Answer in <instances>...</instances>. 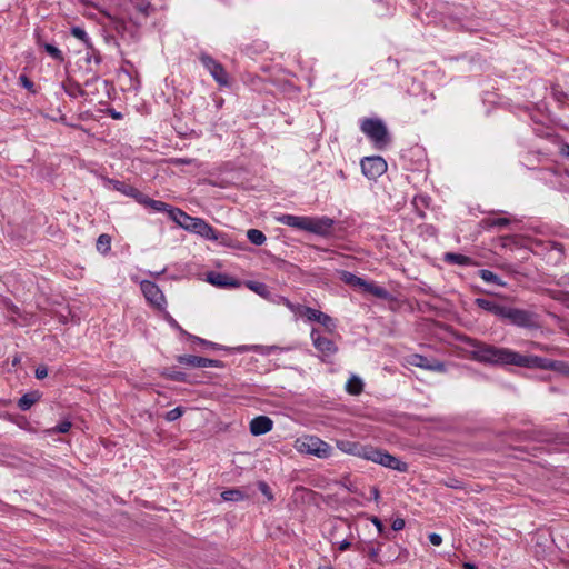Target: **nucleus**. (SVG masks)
<instances>
[{
	"instance_id": "obj_33",
	"label": "nucleus",
	"mask_w": 569,
	"mask_h": 569,
	"mask_svg": "<svg viewBox=\"0 0 569 569\" xmlns=\"http://www.w3.org/2000/svg\"><path fill=\"white\" fill-rule=\"evenodd\" d=\"M247 238L249 241L256 246H261L266 242L267 238L261 230L258 229H249L247 231Z\"/></svg>"
},
{
	"instance_id": "obj_32",
	"label": "nucleus",
	"mask_w": 569,
	"mask_h": 569,
	"mask_svg": "<svg viewBox=\"0 0 569 569\" xmlns=\"http://www.w3.org/2000/svg\"><path fill=\"white\" fill-rule=\"evenodd\" d=\"M188 339L193 341V342H197V343H199V345H201L203 347H208V348H211V349H214V350H228V348L222 346V345H219V343L206 340L203 338H200V337L191 335V333L188 335Z\"/></svg>"
},
{
	"instance_id": "obj_12",
	"label": "nucleus",
	"mask_w": 569,
	"mask_h": 569,
	"mask_svg": "<svg viewBox=\"0 0 569 569\" xmlns=\"http://www.w3.org/2000/svg\"><path fill=\"white\" fill-rule=\"evenodd\" d=\"M141 291L146 299L156 308L161 309L166 305V298L157 283L143 280L140 284Z\"/></svg>"
},
{
	"instance_id": "obj_13",
	"label": "nucleus",
	"mask_w": 569,
	"mask_h": 569,
	"mask_svg": "<svg viewBox=\"0 0 569 569\" xmlns=\"http://www.w3.org/2000/svg\"><path fill=\"white\" fill-rule=\"evenodd\" d=\"M177 361L180 365H186V366L196 367V368H206V367L223 368L224 367V363L221 360L204 358V357L194 356V355L178 356Z\"/></svg>"
},
{
	"instance_id": "obj_38",
	"label": "nucleus",
	"mask_w": 569,
	"mask_h": 569,
	"mask_svg": "<svg viewBox=\"0 0 569 569\" xmlns=\"http://www.w3.org/2000/svg\"><path fill=\"white\" fill-rule=\"evenodd\" d=\"M442 483L448 487V488H452V489H459V490H466L467 487L465 485V482L456 479V478H448L447 480H443Z\"/></svg>"
},
{
	"instance_id": "obj_14",
	"label": "nucleus",
	"mask_w": 569,
	"mask_h": 569,
	"mask_svg": "<svg viewBox=\"0 0 569 569\" xmlns=\"http://www.w3.org/2000/svg\"><path fill=\"white\" fill-rule=\"evenodd\" d=\"M311 339L315 348L320 351L323 357H330L338 351V347L333 340L321 336L317 329H312Z\"/></svg>"
},
{
	"instance_id": "obj_53",
	"label": "nucleus",
	"mask_w": 569,
	"mask_h": 569,
	"mask_svg": "<svg viewBox=\"0 0 569 569\" xmlns=\"http://www.w3.org/2000/svg\"><path fill=\"white\" fill-rule=\"evenodd\" d=\"M342 486L350 492H357V488L348 479L342 482Z\"/></svg>"
},
{
	"instance_id": "obj_44",
	"label": "nucleus",
	"mask_w": 569,
	"mask_h": 569,
	"mask_svg": "<svg viewBox=\"0 0 569 569\" xmlns=\"http://www.w3.org/2000/svg\"><path fill=\"white\" fill-rule=\"evenodd\" d=\"M34 376L37 379H43L48 376V368L44 365H40L36 368Z\"/></svg>"
},
{
	"instance_id": "obj_52",
	"label": "nucleus",
	"mask_w": 569,
	"mask_h": 569,
	"mask_svg": "<svg viewBox=\"0 0 569 569\" xmlns=\"http://www.w3.org/2000/svg\"><path fill=\"white\" fill-rule=\"evenodd\" d=\"M350 547H351V542L349 540L345 539L341 542H339L338 549L340 551H345V550L349 549Z\"/></svg>"
},
{
	"instance_id": "obj_54",
	"label": "nucleus",
	"mask_w": 569,
	"mask_h": 569,
	"mask_svg": "<svg viewBox=\"0 0 569 569\" xmlns=\"http://www.w3.org/2000/svg\"><path fill=\"white\" fill-rule=\"evenodd\" d=\"M371 497L375 501H378L380 498V491L377 487L371 488Z\"/></svg>"
},
{
	"instance_id": "obj_47",
	"label": "nucleus",
	"mask_w": 569,
	"mask_h": 569,
	"mask_svg": "<svg viewBox=\"0 0 569 569\" xmlns=\"http://www.w3.org/2000/svg\"><path fill=\"white\" fill-rule=\"evenodd\" d=\"M428 538L430 543L433 546H440L442 542V537L435 532L430 533Z\"/></svg>"
},
{
	"instance_id": "obj_24",
	"label": "nucleus",
	"mask_w": 569,
	"mask_h": 569,
	"mask_svg": "<svg viewBox=\"0 0 569 569\" xmlns=\"http://www.w3.org/2000/svg\"><path fill=\"white\" fill-rule=\"evenodd\" d=\"M280 348L277 346H261V345H253V346H239L234 348L237 352H246V351H256L260 355L268 356L274 350H279Z\"/></svg>"
},
{
	"instance_id": "obj_42",
	"label": "nucleus",
	"mask_w": 569,
	"mask_h": 569,
	"mask_svg": "<svg viewBox=\"0 0 569 569\" xmlns=\"http://www.w3.org/2000/svg\"><path fill=\"white\" fill-rule=\"evenodd\" d=\"M19 81L21 83V86L23 88H26L27 90L31 91V92H34V83L32 82L31 79H29L26 74H21L19 77Z\"/></svg>"
},
{
	"instance_id": "obj_25",
	"label": "nucleus",
	"mask_w": 569,
	"mask_h": 569,
	"mask_svg": "<svg viewBox=\"0 0 569 569\" xmlns=\"http://www.w3.org/2000/svg\"><path fill=\"white\" fill-rule=\"evenodd\" d=\"M161 377L177 382H191L188 379V375L182 371L174 370L173 368H164L161 371Z\"/></svg>"
},
{
	"instance_id": "obj_35",
	"label": "nucleus",
	"mask_w": 569,
	"mask_h": 569,
	"mask_svg": "<svg viewBox=\"0 0 569 569\" xmlns=\"http://www.w3.org/2000/svg\"><path fill=\"white\" fill-rule=\"evenodd\" d=\"M246 497L240 489H228L221 493V498L226 501H241Z\"/></svg>"
},
{
	"instance_id": "obj_1",
	"label": "nucleus",
	"mask_w": 569,
	"mask_h": 569,
	"mask_svg": "<svg viewBox=\"0 0 569 569\" xmlns=\"http://www.w3.org/2000/svg\"><path fill=\"white\" fill-rule=\"evenodd\" d=\"M461 342L470 347L469 356L472 360L493 367L516 366L528 369H558L561 362L535 355H521L506 347H498L479 339L462 336Z\"/></svg>"
},
{
	"instance_id": "obj_48",
	"label": "nucleus",
	"mask_w": 569,
	"mask_h": 569,
	"mask_svg": "<svg viewBox=\"0 0 569 569\" xmlns=\"http://www.w3.org/2000/svg\"><path fill=\"white\" fill-rule=\"evenodd\" d=\"M91 49H92V56L88 54L87 61L90 62L91 59H93L97 64H100L102 62L101 54L98 51H96L93 48H91Z\"/></svg>"
},
{
	"instance_id": "obj_20",
	"label": "nucleus",
	"mask_w": 569,
	"mask_h": 569,
	"mask_svg": "<svg viewBox=\"0 0 569 569\" xmlns=\"http://www.w3.org/2000/svg\"><path fill=\"white\" fill-rule=\"evenodd\" d=\"M310 217H300V216H293V214H282L277 218V220L286 224L288 227H292L299 230L307 231L308 229V221Z\"/></svg>"
},
{
	"instance_id": "obj_23",
	"label": "nucleus",
	"mask_w": 569,
	"mask_h": 569,
	"mask_svg": "<svg viewBox=\"0 0 569 569\" xmlns=\"http://www.w3.org/2000/svg\"><path fill=\"white\" fill-rule=\"evenodd\" d=\"M446 263L449 264H459V266H472L476 264L472 258L457 253V252H446L442 259Z\"/></svg>"
},
{
	"instance_id": "obj_39",
	"label": "nucleus",
	"mask_w": 569,
	"mask_h": 569,
	"mask_svg": "<svg viewBox=\"0 0 569 569\" xmlns=\"http://www.w3.org/2000/svg\"><path fill=\"white\" fill-rule=\"evenodd\" d=\"M72 423L69 421V420H64V421H61L60 423H58L56 427H53L50 432L51 433H67L70 428H71Z\"/></svg>"
},
{
	"instance_id": "obj_16",
	"label": "nucleus",
	"mask_w": 569,
	"mask_h": 569,
	"mask_svg": "<svg viewBox=\"0 0 569 569\" xmlns=\"http://www.w3.org/2000/svg\"><path fill=\"white\" fill-rule=\"evenodd\" d=\"M335 220L329 217L309 218L307 231L326 237L330 233Z\"/></svg>"
},
{
	"instance_id": "obj_56",
	"label": "nucleus",
	"mask_w": 569,
	"mask_h": 569,
	"mask_svg": "<svg viewBox=\"0 0 569 569\" xmlns=\"http://www.w3.org/2000/svg\"><path fill=\"white\" fill-rule=\"evenodd\" d=\"M114 28H116V30L118 32H122V31L126 30V22L122 21V20L121 21H117Z\"/></svg>"
},
{
	"instance_id": "obj_43",
	"label": "nucleus",
	"mask_w": 569,
	"mask_h": 569,
	"mask_svg": "<svg viewBox=\"0 0 569 569\" xmlns=\"http://www.w3.org/2000/svg\"><path fill=\"white\" fill-rule=\"evenodd\" d=\"M167 320L170 323V326L174 329H177L181 335L186 336L188 338L189 332H187L178 322L176 319H173L170 315L167 316Z\"/></svg>"
},
{
	"instance_id": "obj_22",
	"label": "nucleus",
	"mask_w": 569,
	"mask_h": 569,
	"mask_svg": "<svg viewBox=\"0 0 569 569\" xmlns=\"http://www.w3.org/2000/svg\"><path fill=\"white\" fill-rule=\"evenodd\" d=\"M42 397V393L39 390H33L24 393L18 400V407L22 411L29 410L34 403H37Z\"/></svg>"
},
{
	"instance_id": "obj_11",
	"label": "nucleus",
	"mask_w": 569,
	"mask_h": 569,
	"mask_svg": "<svg viewBox=\"0 0 569 569\" xmlns=\"http://www.w3.org/2000/svg\"><path fill=\"white\" fill-rule=\"evenodd\" d=\"M407 362L411 366L419 367L422 369H427L435 372H445L446 371V363L433 359L428 358L426 356L419 355V353H412L408 356Z\"/></svg>"
},
{
	"instance_id": "obj_45",
	"label": "nucleus",
	"mask_w": 569,
	"mask_h": 569,
	"mask_svg": "<svg viewBox=\"0 0 569 569\" xmlns=\"http://www.w3.org/2000/svg\"><path fill=\"white\" fill-rule=\"evenodd\" d=\"M405 519L402 518H396L393 519L392 523H391V528L393 531H400L405 528Z\"/></svg>"
},
{
	"instance_id": "obj_18",
	"label": "nucleus",
	"mask_w": 569,
	"mask_h": 569,
	"mask_svg": "<svg viewBox=\"0 0 569 569\" xmlns=\"http://www.w3.org/2000/svg\"><path fill=\"white\" fill-rule=\"evenodd\" d=\"M273 427V421L267 416H258L250 421V432L253 436H262Z\"/></svg>"
},
{
	"instance_id": "obj_15",
	"label": "nucleus",
	"mask_w": 569,
	"mask_h": 569,
	"mask_svg": "<svg viewBox=\"0 0 569 569\" xmlns=\"http://www.w3.org/2000/svg\"><path fill=\"white\" fill-rule=\"evenodd\" d=\"M337 448L341 450L342 452H346L348 455L357 456L367 459V456L369 455V449L371 446L361 445L357 441L351 440H337L336 441Z\"/></svg>"
},
{
	"instance_id": "obj_31",
	"label": "nucleus",
	"mask_w": 569,
	"mask_h": 569,
	"mask_svg": "<svg viewBox=\"0 0 569 569\" xmlns=\"http://www.w3.org/2000/svg\"><path fill=\"white\" fill-rule=\"evenodd\" d=\"M479 277L486 282L497 284L499 287H505L506 283L498 277L495 272L488 269H480L478 271Z\"/></svg>"
},
{
	"instance_id": "obj_19",
	"label": "nucleus",
	"mask_w": 569,
	"mask_h": 569,
	"mask_svg": "<svg viewBox=\"0 0 569 569\" xmlns=\"http://www.w3.org/2000/svg\"><path fill=\"white\" fill-rule=\"evenodd\" d=\"M302 315L306 316L308 320L319 322L328 329L335 327L332 318L320 310L305 306Z\"/></svg>"
},
{
	"instance_id": "obj_21",
	"label": "nucleus",
	"mask_w": 569,
	"mask_h": 569,
	"mask_svg": "<svg viewBox=\"0 0 569 569\" xmlns=\"http://www.w3.org/2000/svg\"><path fill=\"white\" fill-rule=\"evenodd\" d=\"M61 87L64 90V92L71 98H87L89 96V92L70 77H68L67 80L61 83Z\"/></svg>"
},
{
	"instance_id": "obj_29",
	"label": "nucleus",
	"mask_w": 569,
	"mask_h": 569,
	"mask_svg": "<svg viewBox=\"0 0 569 569\" xmlns=\"http://www.w3.org/2000/svg\"><path fill=\"white\" fill-rule=\"evenodd\" d=\"M247 287L262 298L269 299L271 296L269 287L263 282L248 281Z\"/></svg>"
},
{
	"instance_id": "obj_55",
	"label": "nucleus",
	"mask_w": 569,
	"mask_h": 569,
	"mask_svg": "<svg viewBox=\"0 0 569 569\" xmlns=\"http://www.w3.org/2000/svg\"><path fill=\"white\" fill-rule=\"evenodd\" d=\"M551 248L555 249V250H558L560 252H563L565 251V247L562 243L560 242H557V241H552L551 242Z\"/></svg>"
},
{
	"instance_id": "obj_46",
	"label": "nucleus",
	"mask_w": 569,
	"mask_h": 569,
	"mask_svg": "<svg viewBox=\"0 0 569 569\" xmlns=\"http://www.w3.org/2000/svg\"><path fill=\"white\" fill-rule=\"evenodd\" d=\"M137 10L139 12H141L143 16H149V12L151 10V4L150 3H144V2H141V3H138L136 6Z\"/></svg>"
},
{
	"instance_id": "obj_34",
	"label": "nucleus",
	"mask_w": 569,
	"mask_h": 569,
	"mask_svg": "<svg viewBox=\"0 0 569 569\" xmlns=\"http://www.w3.org/2000/svg\"><path fill=\"white\" fill-rule=\"evenodd\" d=\"M97 250L101 253H107L111 249V237L107 233H102L98 237L96 243Z\"/></svg>"
},
{
	"instance_id": "obj_17",
	"label": "nucleus",
	"mask_w": 569,
	"mask_h": 569,
	"mask_svg": "<svg viewBox=\"0 0 569 569\" xmlns=\"http://www.w3.org/2000/svg\"><path fill=\"white\" fill-rule=\"evenodd\" d=\"M207 280L218 288H238L240 286L239 280L231 278L226 273L214 271L207 274Z\"/></svg>"
},
{
	"instance_id": "obj_3",
	"label": "nucleus",
	"mask_w": 569,
	"mask_h": 569,
	"mask_svg": "<svg viewBox=\"0 0 569 569\" xmlns=\"http://www.w3.org/2000/svg\"><path fill=\"white\" fill-rule=\"evenodd\" d=\"M160 212L168 213L173 222L189 232H193L208 240H214L230 246L228 234L217 231L202 218L191 217L183 210L168 203H166V209H162Z\"/></svg>"
},
{
	"instance_id": "obj_28",
	"label": "nucleus",
	"mask_w": 569,
	"mask_h": 569,
	"mask_svg": "<svg viewBox=\"0 0 569 569\" xmlns=\"http://www.w3.org/2000/svg\"><path fill=\"white\" fill-rule=\"evenodd\" d=\"M37 43L39 47L43 48L44 51L56 61H58V62L64 61V56H63L62 51L60 49H58L56 46H53L51 43H42L40 39L37 41Z\"/></svg>"
},
{
	"instance_id": "obj_4",
	"label": "nucleus",
	"mask_w": 569,
	"mask_h": 569,
	"mask_svg": "<svg viewBox=\"0 0 569 569\" xmlns=\"http://www.w3.org/2000/svg\"><path fill=\"white\" fill-rule=\"evenodd\" d=\"M107 183L111 186L116 191H119L122 194L134 199L139 204L146 208H149L153 211H161L162 209H166V202L151 199L150 197L142 193L133 186L126 183L124 181L108 178Z\"/></svg>"
},
{
	"instance_id": "obj_6",
	"label": "nucleus",
	"mask_w": 569,
	"mask_h": 569,
	"mask_svg": "<svg viewBox=\"0 0 569 569\" xmlns=\"http://www.w3.org/2000/svg\"><path fill=\"white\" fill-rule=\"evenodd\" d=\"M338 273L339 279L350 287L359 288L363 292L371 293L372 296L383 300L391 299L390 292L386 288L377 286L375 282H368L365 279L347 270H340L338 271Z\"/></svg>"
},
{
	"instance_id": "obj_36",
	"label": "nucleus",
	"mask_w": 569,
	"mask_h": 569,
	"mask_svg": "<svg viewBox=\"0 0 569 569\" xmlns=\"http://www.w3.org/2000/svg\"><path fill=\"white\" fill-rule=\"evenodd\" d=\"M71 34L81 40L88 48H92V43L87 32L79 26H73L70 30Z\"/></svg>"
},
{
	"instance_id": "obj_10",
	"label": "nucleus",
	"mask_w": 569,
	"mask_h": 569,
	"mask_svg": "<svg viewBox=\"0 0 569 569\" xmlns=\"http://www.w3.org/2000/svg\"><path fill=\"white\" fill-rule=\"evenodd\" d=\"M200 61L220 86H228L229 79L224 67L207 53L200 56Z\"/></svg>"
},
{
	"instance_id": "obj_7",
	"label": "nucleus",
	"mask_w": 569,
	"mask_h": 569,
	"mask_svg": "<svg viewBox=\"0 0 569 569\" xmlns=\"http://www.w3.org/2000/svg\"><path fill=\"white\" fill-rule=\"evenodd\" d=\"M297 448L302 453L312 455L318 458H328L332 450L329 443L316 436H306L298 439Z\"/></svg>"
},
{
	"instance_id": "obj_57",
	"label": "nucleus",
	"mask_w": 569,
	"mask_h": 569,
	"mask_svg": "<svg viewBox=\"0 0 569 569\" xmlns=\"http://www.w3.org/2000/svg\"><path fill=\"white\" fill-rule=\"evenodd\" d=\"M279 299L290 309L295 310V305L286 297H279Z\"/></svg>"
},
{
	"instance_id": "obj_59",
	"label": "nucleus",
	"mask_w": 569,
	"mask_h": 569,
	"mask_svg": "<svg viewBox=\"0 0 569 569\" xmlns=\"http://www.w3.org/2000/svg\"><path fill=\"white\" fill-rule=\"evenodd\" d=\"M561 154L569 157V143H563V146L561 147Z\"/></svg>"
},
{
	"instance_id": "obj_2",
	"label": "nucleus",
	"mask_w": 569,
	"mask_h": 569,
	"mask_svg": "<svg viewBox=\"0 0 569 569\" xmlns=\"http://www.w3.org/2000/svg\"><path fill=\"white\" fill-rule=\"evenodd\" d=\"M475 305L495 316L503 325L526 330H537L540 328L539 315L535 311L485 298H476Z\"/></svg>"
},
{
	"instance_id": "obj_50",
	"label": "nucleus",
	"mask_w": 569,
	"mask_h": 569,
	"mask_svg": "<svg viewBox=\"0 0 569 569\" xmlns=\"http://www.w3.org/2000/svg\"><path fill=\"white\" fill-rule=\"evenodd\" d=\"M371 522L376 526L380 533L383 531V523L378 517H372Z\"/></svg>"
},
{
	"instance_id": "obj_26",
	"label": "nucleus",
	"mask_w": 569,
	"mask_h": 569,
	"mask_svg": "<svg viewBox=\"0 0 569 569\" xmlns=\"http://www.w3.org/2000/svg\"><path fill=\"white\" fill-rule=\"evenodd\" d=\"M530 433H532V435L528 436V438L537 439L539 441H546V442L556 441L559 443H569L568 435L557 436L556 438H552L549 433H542L540 431L539 432L530 431Z\"/></svg>"
},
{
	"instance_id": "obj_64",
	"label": "nucleus",
	"mask_w": 569,
	"mask_h": 569,
	"mask_svg": "<svg viewBox=\"0 0 569 569\" xmlns=\"http://www.w3.org/2000/svg\"><path fill=\"white\" fill-rule=\"evenodd\" d=\"M318 569H333V568L330 566H323V567H319Z\"/></svg>"
},
{
	"instance_id": "obj_27",
	"label": "nucleus",
	"mask_w": 569,
	"mask_h": 569,
	"mask_svg": "<svg viewBox=\"0 0 569 569\" xmlns=\"http://www.w3.org/2000/svg\"><path fill=\"white\" fill-rule=\"evenodd\" d=\"M346 390L349 395L358 396L363 391V382L358 376H351L347 381Z\"/></svg>"
},
{
	"instance_id": "obj_60",
	"label": "nucleus",
	"mask_w": 569,
	"mask_h": 569,
	"mask_svg": "<svg viewBox=\"0 0 569 569\" xmlns=\"http://www.w3.org/2000/svg\"><path fill=\"white\" fill-rule=\"evenodd\" d=\"M58 319L61 323L66 325L69 321L68 315L59 313Z\"/></svg>"
},
{
	"instance_id": "obj_40",
	"label": "nucleus",
	"mask_w": 569,
	"mask_h": 569,
	"mask_svg": "<svg viewBox=\"0 0 569 569\" xmlns=\"http://www.w3.org/2000/svg\"><path fill=\"white\" fill-rule=\"evenodd\" d=\"M551 90H552V97L558 102L563 103L567 100L568 94L559 86H552Z\"/></svg>"
},
{
	"instance_id": "obj_37",
	"label": "nucleus",
	"mask_w": 569,
	"mask_h": 569,
	"mask_svg": "<svg viewBox=\"0 0 569 569\" xmlns=\"http://www.w3.org/2000/svg\"><path fill=\"white\" fill-rule=\"evenodd\" d=\"M183 412H184V409L182 407H176V408L169 410L166 413L164 418L167 421L172 422V421L178 420L183 415Z\"/></svg>"
},
{
	"instance_id": "obj_41",
	"label": "nucleus",
	"mask_w": 569,
	"mask_h": 569,
	"mask_svg": "<svg viewBox=\"0 0 569 569\" xmlns=\"http://www.w3.org/2000/svg\"><path fill=\"white\" fill-rule=\"evenodd\" d=\"M258 489L260 490V492L269 500H273V495H272V491H271V488L269 487V485L266 482V481H259L258 482Z\"/></svg>"
},
{
	"instance_id": "obj_49",
	"label": "nucleus",
	"mask_w": 569,
	"mask_h": 569,
	"mask_svg": "<svg viewBox=\"0 0 569 569\" xmlns=\"http://www.w3.org/2000/svg\"><path fill=\"white\" fill-rule=\"evenodd\" d=\"M367 553L373 562H378L379 548L370 547Z\"/></svg>"
},
{
	"instance_id": "obj_51",
	"label": "nucleus",
	"mask_w": 569,
	"mask_h": 569,
	"mask_svg": "<svg viewBox=\"0 0 569 569\" xmlns=\"http://www.w3.org/2000/svg\"><path fill=\"white\" fill-rule=\"evenodd\" d=\"M100 80L99 76L96 73L91 79H88L86 82H84V87L86 88H90L92 87L96 82H98Z\"/></svg>"
},
{
	"instance_id": "obj_63",
	"label": "nucleus",
	"mask_w": 569,
	"mask_h": 569,
	"mask_svg": "<svg viewBox=\"0 0 569 569\" xmlns=\"http://www.w3.org/2000/svg\"><path fill=\"white\" fill-rule=\"evenodd\" d=\"M177 163H180V164H190L191 163V159H177L176 160Z\"/></svg>"
},
{
	"instance_id": "obj_5",
	"label": "nucleus",
	"mask_w": 569,
	"mask_h": 569,
	"mask_svg": "<svg viewBox=\"0 0 569 569\" xmlns=\"http://www.w3.org/2000/svg\"><path fill=\"white\" fill-rule=\"evenodd\" d=\"M360 129L379 150L385 149L391 142L386 124L378 118H365L361 121Z\"/></svg>"
},
{
	"instance_id": "obj_8",
	"label": "nucleus",
	"mask_w": 569,
	"mask_h": 569,
	"mask_svg": "<svg viewBox=\"0 0 569 569\" xmlns=\"http://www.w3.org/2000/svg\"><path fill=\"white\" fill-rule=\"evenodd\" d=\"M367 460L373 461L376 463H379L392 470H397L399 472H407L409 468L407 462L401 461L400 459L390 455L389 452L372 446L369 449Z\"/></svg>"
},
{
	"instance_id": "obj_61",
	"label": "nucleus",
	"mask_w": 569,
	"mask_h": 569,
	"mask_svg": "<svg viewBox=\"0 0 569 569\" xmlns=\"http://www.w3.org/2000/svg\"><path fill=\"white\" fill-rule=\"evenodd\" d=\"M562 366L558 367L557 370H562L567 376H569V366H566L562 361H560Z\"/></svg>"
},
{
	"instance_id": "obj_30",
	"label": "nucleus",
	"mask_w": 569,
	"mask_h": 569,
	"mask_svg": "<svg viewBox=\"0 0 569 569\" xmlns=\"http://www.w3.org/2000/svg\"><path fill=\"white\" fill-rule=\"evenodd\" d=\"M481 224L487 228H505L510 224V220L508 218H485L481 220Z\"/></svg>"
},
{
	"instance_id": "obj_58",
	"label": "nucleus",
	"mask_w": 569,
	"mask_h": 569,
	"mask_svg": "<svg viewBox=\"0 0 569 569\" xmlns=\"http://www.w3.org/2000/svg\"><path fill=\"white\" fill-rule=\"evenodd\" d=\"M109 113H110V116H111L113 119H116V120H120V119H122V114H121V112H118V111H116L114 109H110V110H109Z\"/></svg>"
},
{
	"instance_id": "obj_62",
	"label": "nucleus",
	"mask_w": 569,
	"mask_h": 569,
	"mask_svg": "<svg viewBox=\"0 0 569 569\" xmlns=\"http://www.w3.org/2000/svg\"><path fill=\"white\" fill-rule=\"evenodd\" d=\"M463 569H477V566L475 563H471V562H465L462 565Z\"/></svg>"
},
{
	"instance_id": "obj_9",
	"label": "nucleus",
	"mask_w": 569,
	"mask_h": 569,
	"mask_svg": "<svg viewBox=\"0 0 569 569\" xmlns=\"http://www.w3.org/2000/svg\"><path fill=\"white\" fill-rule=\"evenodd\" d=\"M360 164L362 173L368 179H376L387 171V162L380 156L366 157Z\"/></svg>"
}]
</instances>
